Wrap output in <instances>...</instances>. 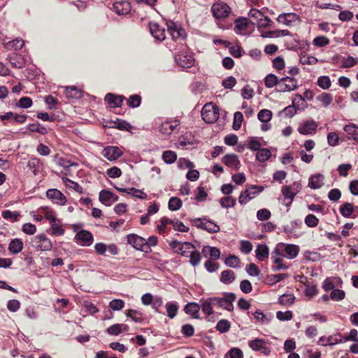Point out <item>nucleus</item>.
Listing matches in <instances>:
<instances>
[{
  "label": "nucleus",
  "mask_w": 358,
  "mask_h": 358,
  "mask_svg": "<svg viewBox=\"0 0 358 358\" xmlns=\"http://www.w3.org/2000/svg\"><path fill=\"white\" fill-rule=\"evenodd\" d=\"M180 255L189 257V262L194 266L199 265L200 263L201 255L190 243L184 242L180 243Z\"/></svg>",
  "instance_id": "1"
},
{
  "label": "nucleus",
  "mask_w": 358,
  "mask_h": 358,
  "mask_svg": "<svg viewBox=\"0 0 358 358\" xmlns=\"http://www.w3.org/2000/svg\"><path fill=\"white\" fill-rule=\"evenodd\" d=\"M236 296L232 292H224L222 296L213 297V301L215 302L216 306L231 312L234 310V302Z\"/></svg>",
  "instance_id": "2"
},
{
  "label": "nucleus",
  "mask_w": 358,
  "mask_h": 358,
  "mask_svg": "<svg viewBox=\"0 0 358 358\" xmlns=\"http://www.w3.org/2000/svg\"><path fill=\"white\" fill-rule=\"evenodd\" d=\"M220 116V109L217 106L211 103H206L202 108V119L208 124L213 123L217 120Z\"/></svg>",
  "instance_id": "3"
},
{
  "label": "nucleus",
  "mask_w": 358,
  "mask_h": 358,
  "mask_svg": "<svg viewBox=\"0 0 358 358\" xmlns=\"http://www.w3.org/2000/svg\"><path fill=\"white\" fill-rule=\"evenodd\" d=\"M31 245L36 250L50 251L52 248V243L45 234H38L31 239Z\"/></svg>",
  "instance_id": "4"
},
{
  "label": "nucleus",
  "mask_w": 358,
  "mask_h": 358,
  "mask_svg": "<svg viewBox=\"0 0 358 358\" xmlns=\"http://www.w3.org/2000/svg\"><path fill=\"white\" fill-rule=\"evenodd\" d=\"M297 80L292 77H283L280 79L277 91L280 92H289L297 88Z\"/></svg>",
  "instance_id": "5"
},
{
  "label": "nucleus",
  "mask_w": 358,
  "mask_h": 358,
  "mask_svg": "<svg viewBox=\"0 0 358 358\" xmlns=\"http://www.w3.org/2000/svg\"><path fill=\"white\" fill-rule=\"evenodd\" d=\"M128 244L132 245L136 250L148 252V246L146 240L136 234H129L127 237Z\"/></svg>",
  "instance_id": "6"
},
{
  "label": "nucleus",
  "mask_w": 358,
  "mask_h": 358,
  "mask_svg": "<svg viewBox=\"0 0 358 358\" xmlns=\"http://www.w3.org/2000/svg\"><path fill=\"white\" fill-rule=\"evenodd\" d=\"M301 189V184L297 182H294L291 185H285L282 187V194L285 199H289V202L287 206H289L294 200L296 194L299 192Z\"/></svg>",
  "instance_id": "7"
},
{
  "label": "nucleus",
  "mask_w": 358,
  "mask_h": 358,
  "mask_svg": "<svg viewBox=\"0 0 358 358\" xmlns=\"http://www.w3.org/2000/svg\"><path fill=\"white\" fill-rule=\"evenodd\" d=\"M46 196L53 203L59 206H64L67 199L64 194L57 189H49L46 192Z\"/></svg>",
  "instance_id": "8"
},
{
  "label": "nucleus",
  "mask_w": 358,
  "mask_h": 358,
  "mask_svg": "<svg viewBox=\"0 0 358 358\" xmlns=\"http://www.w3.org/2000/svg\"><path fill=\"white\" fill-rule=\"evenodd\" d=\"M267 342L263 338H255L248 343L249 347L254 351H258L264 355H268L271 350L266 345Z\"/></svg>",
  "instance_id": "9"
},
{
  "label": "nucleus",
  "mask_w": 358,
  "mask_h": 358,
  "mask_svg": "<svg viewBox=\"0 0 358 358\" xmlns=\"http://www.w3.org/2000/svg\"><path fill=\"white\" fill-rule=\"evenodd\" d=\"M211 11L215 18L221 19L224 18L229 15L230 8L226 3H217L212 6Z\"/></svg>",
  "instance_id": "10"
},
{
  "label": "nucleus",
  "mask_w": 358,
  "mask_h": 358,
  "mask_svg": "<svg viewBox=\"0 0 358 358\" xmlns=\"http://www.w3.org/2000/svg\"><path fill=\"white\" fill-rule=\"evenodd\" d=\"M101 154L108 160L112 162L120 158L123 155V152L117 146L110 145L104 148Z\"/></svg>",
  "instance_id": "11"
},
{
  "label": "nucleus",
  "mask_w": 358,
  "mask_h": 358,
  "mask_svg": "<svg viewBox=\"0 0 358 358\" xmlns=\"http://www.w3.org/2000/svg\"><path fill=\"white\" fill-rule=\"evenodd\" d=\"M75 238L80 245L90 246L92 244L94 238L92 233L87 230H81L78 231Z\"/></svg>",
  "instance_id": "12"
},
{
  "label": "nucleus",
  "mask_w": 358,
  "mask_h": 358,
  "mask_svg": "<svg viewBox=\"0 0 358 358\" xmlns=\"http://www.w3.org/2000/svg\"><path fill=\"white\" fill-rule=\"evenodd\" d=\"M168 32L171 37L172 42L168 43L167 45L170 48L173 46V48L178 46V39L179 38V29L176 24L172 21L167 22Z\"/></svg>",
  "instance_id": "13"
},
{
  "label": "nucleus",
  "mask_w": 358,
  "mask_h": 358,
  "mask_svg": "<svg viewBox=\"0 0 358 358\" xmlns=\"http://www.w3.org/2000/svg\"><path fill=\"white\" fill-rule=\"evenodd\" d=\"M234 31L238 34H246L249 32L250 20L246 17H239L234 22Z\"/></svg>",
  "instance_id": "14"
},
{
  "label": "nucleus",
  "mask_w": 358,
  "mask_h": 358,
  "mask_svg": "<svg viewBox=\"0 0 358 358\" xmlns=\"http://www.w3.org/2000/svg\"><path fill=\"white\" fill-rule=\"evenodd\" d=\"M317 128V124L314 120L306 121L301 124L297 131L302 135H310L315 134Z\"/></svg>",
  "instance_id": "15"
},
{
  "label": "nucleus",
  "mask_w": 358,
  "mask_h": 358,
  "mask_svg": "<svg viewBox=\"0 0 358 358\" xmlns=\"http://www.w3.org/2000/svg\"><path fill=\"white\" fill-rule=\"evenodd\" d=\"M99 201L107 206H110L113 202L117 201L118 196L109 190H101L99 193Z\"/></svg>",
  "instance_id": "16"
},
{
  "label": "nucleus",
  "mask_w": 358,
  "mask_h": 358,
  "mask_svg": "<svg viewBox=\"0 0 358 358\" xmlns=\"http://www.w3.org/2000/svg\"><path fill=\"white\" fill-rule=\"evenodd\" d=\"M173 226L174 231H179V224L178 220H172L171 218L164 217L161 219L160 224L157 226L159 233H164L168 229V226Z\"/></svg>",
  "instance_id": "17"
},
{
  "label": "nucleus",
  "mask_w": 358,
  "mask_h": 358,
  "mask_svg": "<svg viewBox=\"0 0 358 358\" xmlns=\"http://www.w3.org/2000/svg\"><path fill=\"white\" fill-rule=\"evenodd\" d=\"M299 20V17L294 13H283L279 15L277 21L279 23L285 24L288 27L292 26L293 23Z\"/></svg>",
  "instance_id": "18"
},
{
  "label": "nucleus",
  "mask_w": 358,
  "mask_h": 358,
  "mask_svg": "<svg viewBox=\"0 0 358 358\" xmlns=\"http://www.w3.org/2000/svg\"><path fill=\"white\" fill-rule=\"evenodd\" d=\"M149 28L151 34L157 40L165 39V29L156 22H150Z\"/></svg>",
  "instance_id": "19"
},
{
  "label": "nucleus",
  "mask_w": 358,
  "mask_h": 358,
  "mask_svg": "<svg viewBox=\"0 0 358 358\" xmlns=\"http://www.w3.org/2000/svg\"><path fill=\"white\" fill-rule=\"evenodd\" d=\"M124 97L122 95H116L112 93H108L105 96V101L108 103L110 108L120 107Z\"/></svg>",
  "instance_id": "20"
},
{
  "label": "nucleus",
  "mask_w": 358,
  "mask_h": 358,
  "mask_svg": "<svg viewBox=\"0 0 358 358\" xmlns=\"http://www.w3.org/2000/svg\"><path fill=\"white\" fill-rule=\"evenodd\" d=\"M222 162L229 168L238 170L241 163L238 157L235 154H228L223 157Z\"/></svg>",
  "instance_id": "21"
},
{
  "label": "nucleus",
  "mask_w": 358,
  "mask_h": 358,
  "mask_svg": "<svg viewBox=\"0 0 358 358\" xmlns=\"http://www.w3.org/2000/svg\"><path fill=\"white\" fill-rule=\"evenodd\" d=\"M113 9L118 15H127L131 10V5L127 1H116L113 3Z\"/></svg>",
  "instance_id": "22"
},
{
  "label": "nucleus",
  "mask_w": 358,
  "mask_h": 358,
  "mask_svg": "<svg viewBox=\"0 0 358 358\" xmlns=\"http://www.w3.org/2000/svg\"><path fill=\"white\" fill-rule=\"evenodd\" d=\"M115 188L120 192L127 193L136 198H138L141 199H145L147 197V194L138 189H136L134 187H132V188L115 187Z\"/></svg>",
  "instance_id": "23"
},
{
  "label": "nucleus",
  "mask_w": 358,
  "mask_h": 358,
  "mask_svg": "<svg viewBox=\"0 0 358 358\" xmlns=\"http://www.w3.org/2000/svg\"><path fill=\"white\" fill-rule=\"evenodd\" d=\"M184 311L186 314L191 315L192 318L199 319V311L200 310V306L194 302L188 303L184 307Z\"/></svg>",
  "instance_id": "24"
},
{
  "label": "nucleus",
  "mask_w": 358,
  "mask_h": 358,
  "mask_svg": "<svg viewBox=\"0 0 358 358\" xmlns=\"http://www.w3.org/2000/svg\"><path fill=\"white\" fill-rule=\"evenodd\" d=\"M343 130L346 133L348 139H353L358 141V126L355 124H349L344 127Z\"/></svg>",
  "instance_id": "25"
},
{
  "label": "nucleus",
  "mask_w": 358,
  "mask_h": 358,
  "mask_svg": "<svg viewBox=\"0 0 358 358\" xmlns=\"http://www.w3.org/2000/svg\"><path fill=\"white\" fill-rule=\"evenodd\" d=\"M324 180V176L321 173H317L315 175H313L309 178V183L308 186L311 189H319L323 185Z\"/></svg>",
  "instance_id": "26"
},
{
  "label": "nucleus",
  "mask_w": 358,
  "mask_h": 358,
  "mask_svg": "<svg viewBox=\"0 0 358 358\" xmlns=\"http://www.w3.org/2000/svg\"><path fill=\"white\" fill-rule=\"evenodd\" d=\"M202 254L206 257L209 255L211 259L217 260L220 259V250L216 247L206 245L202 248Z\"/></svg>",
  "instance_id": "27"
},
{
  "label": "nucleus",
  "mask_w": 358,
  "mask_h": 358,
  "mask_svg": "<svg viewBox=\"0 0 358 358\" xmlns=\"http://www.w3.org/2000/svg\"><path fill=\"white\" fill-rule=\"evenodd\" d=\"M213 297L208 298L207 299L201 300V307L202 309V311L204 314L206 315H210L213 314V306H215V302L213 301Z\"/></svg>",
  "instance_id": "28"
},
{
  "label": "nucleus",
  "mask_w": 358,
  "mask_h": 358,
  "mask_svg": "<svg viewBox=\"0 0 358 358\" xmlns=\"http://www.w3.org/2000/svg\"><path fill=\"white\" fill-rule=\"evenodd\" d=\"M129 327L124 324H115L111 325L106 329V332L113 336H117L121 334L122 331H127Z\"/></svg>",
  "instance_id": "29"
},
{
  "label": "nucleus",
  "mask_w": 358,
  "mask_h": 358,
  "mask_svg": "<svg viewBox=\"0 0 358 358\" xmlns=\"http://www.w3.org/2000/svg\"><path fill=\"white\" fill-rule=\"evenodd\" d=\"M248 313L252 314L254 316L256 321L262 324H268L272 318L271 314H264L261 310H257L254 313L248 312Z\"/></svg>",
  "instance_id": "30"
},
{
  "label": "nucleus",
  "mask_w": 358,
  "mask_h": 358,
  "mask_svg": "<svg viewBox=\"0 0 358 358\" xmlns=\"http://www.w3.org/2000/svg\"><path fill=\"white\" fill-rule=\"evenodd\" d=\"M256 257L259 261H264L267 259L269 255V249L265 244H259L255 250Z\"/></svg>",
  "instance_id": "31"
},
{
  "label": "nucleus",
  "mask_w": 358,
  "mask_h": 358,
  "mask_svg": "<svg viewBox=\"0 0 358 358\" xmlns=\"http://www.w3.org/2000/svg\"><path fill=\"white\" fill-rule=\"evenodd\" d=\"M23 249V242L20 238L11 240L8 245V250L12 254H18Z\"/></svg>",
  "instance_id": "32"
},
{
  "label": "nucleus",
  "mask_w": 358,
  "mask_h": 358,
  "mask_svg": "<svg viewBox=\"0 0 358 358\" xmlns=\"http://www.w3.org/2000/svg\"><path fill=\"white\" fill-rule=\"evenodd\" d=\"M281 247H285L284 250L286 253V256L289 259L295 258L299 252V247L293 244H287L285 245L282 244Z\"/></svg>",
  "instance_id": "33"
},
{
  "label": "nucleus",
  "mask_w": 358,
  "mask_h": 358,
  "mask_svg": "<svg viewBox=\"0 0 358 358\" xmlns=\"http://www.w3.org/2000/svg\"><path fill=\"white\" fill-rule=\"evenodd\" d=\"M314 94L313 91L310 90H307L303 93V95H301L299 94H296L294 99L293 100L292 103L294 104H298L299 106V103L301 102L302 103H305V99L307 100H312L313 99Z\"/></svg>",
  "instance_id": "34"
},
{
  "label": "nucleus",
  "mask_w": 358,
  "mask_h": 358,
  "mask_svg": "<svg viewBox=\"0 0 358 358\" xmlns=\"http://www.w3.org/2000/svg\"><path fill=\"white\" fill-rule=\"evenodd\" d=\"M236 279V274L231 270H224L221 273L220 281L226 285L231 284Z\"/></svg>",
  "instance_id": "35"
},
{
  "label": "nucleus",
  "mask_w": 358,
  "mask_h": 358,
  "mask_svg": "<svg viewBox=\"0 0 358 358\" xmlns=\"http://www.w3.org/2000/svg\"><path fill=\"white\" fill-rule=\"evenodd\" d=\"M197 142L194 136L191 133H186L185 135L180 136V146H192L194 148Z\"/></svg>",
  "instance_id": "36"
},
{
  "label": "nucleus",
  "mask_w": 358,
  "mask_h": 358,
  "mask_svg": "<svg viewBox=\"0 0 358 358\" xmlns=\"http://www.w3.org/2000/svg\"><path fill=\"white\" fill-rule=\"evenodd\" d=\"M280 83V79L274 74L270 73L267 75L264 78L265 86L268 88H272L275 86V89H278V85Z\"/></svg>",
  "instance_id": "37"
},
{
  "label": "nucleus",
  "mask_w": 358,
  "mask_h": 358,
  "mask_svg": "<svg viewBox=\"0 0 358 358\" xmlns=\"http://www.w3.org/2000/svg\"><path fill=\"white\" fill-rule=\"evenodd\" d=\"M354 210L355 208L353 204L348 202L344 203L339 208V211L344 217H350L352 215Z\"/></svg>",
  "instance_id": "38"
},
{
  "label": "nucleus",
  "mask_w": 358,
  "mask_h": 358,
  "mask_svg": "<svg viewBox=\"0 0 358 358\" xmlns=\"http://www.w3.org/2000/svg\"><path fill=\"white\" fill-rule=\"evenodd\" d=\"M24 42L22 39L16 38L13 41L4 43V47L8 50H20L24 46Z\"/></svg>",
  "instance_id": "39"
},
{
  "label": "nucleus",
  "mask_w": 358,
  "mask_h": 358,
  "mask_svg": "<svg viewBox=\"0 0 358 358\" xmlns=\"http://www.w3.org/2000/svg\"><path fill=\"white\" fill-rule=\"evenodd\" d=\"M9 62L11 66L16 69H22L25 64L24 58L19 55H14L13 56L10 57Z\"/></svg>",
  "instance_id": "40"
},
{
  "label": "nucleus",
  "mask_w": 358,
  "mask_h": 358,
  "mask_svg": "<svg viewBox=\"0 0 358 358\" xmlns=\"http://www.w3.org/2000/svg\"><path fill=\"white\" fill-rule=\"evenodd\" d=\"M295 299L294 294H284L280 296L278 303L284 306H290L294 303Z\"/></svg>",
  "instance_id": "41"
},
{
  "label": "nucleus",
  "mask_w": 358,
  "mask_h": 358,
  "mask_svg": "<svg viewBox=\"0 0 358 358\" xmlns=\"http://www.w3.org/2000/svg\"><path fill=\"white\" fill-rule=\"evenodd\" d=\"M64 92L69 99H78L81 97V91L76 87H66Z\"/></svg>",
  "instance_id": "42"
},
{
  "label": "nucleus",
  "mask_w": 358,
  "mask_h": 358,
  "mask_svg": "<svg viewBox=\"0 0 358 358\" xmlns=\"http://www.w3.org/2000/svg\"><path fill=\"white\" fill-rule=\"evenodd\" d=\"M51 234L53 236H62L64 234V229L62 228L59 220L50 224Z\"/></svg>",
  "instance_id": "43"
},
{
  "label": "nucleus",
  "mask_w": 358,
  "mask_h": 358,
  "mask_svg": "<svg viewBox=\"0 0 358 358\" xmlns=\"http://www.w3.org/2000/svg\"><path fill=\"white\" fill-rule=\"evenodd\" d=\"M306 282H304V285L306 286V289L304 290V292L306 294V296L308 297H313L317 294V288L316 285L313 284V282H309L306 278Z\"/></svg>",
  "instance_id": "44"
},
{
  "label": "nucleus",
  "mask_w": 358,
  "mask_h": 358,
  "mask_svg": "<svg viewBox=\"0 0 358 358\" xmlns=\"http://www.w3.org/2000/svg\"><path fill=\"white\" fill-rule=\"evenodd\" d=\"M273 113L270 110L262 109L257 115L258 120L263 123H268L272 118Z\"/></svg>",
  "instance_id": "45"
},
{
  "label": "nucleus",
  "mask_w": 358,
  "mask_h": 358,
  "mask_svg": "<svg viewBox=\"0 0 358 358\" xmlns=\"http://www.w3.org/2000/svg\"><path fill=\"white\" fill-rule=\"evenodd\" d=\"M63 181L65 184V185L69 188L75 190L76 192H78L79 194L83 193V188L77 182L65 178L63 179Z\"/></svg>",
  "instance_id": "46"
},
{
  "label": "nucleus",
  "mask_w": 358,
  "mask_h": 358,
  "mask_svg": "<svg viewBox=\"0 0 358 358\" xmlns=\"http://www.w3.org/2000/svg\"><path fill=\"white\" fill-rule=\"evenodd\" d=\"M271 156L270 150L267 148L259 149L257 152L256 158L258 161L264 162L269 159Z\"/></svg>",
  "instance_id": "47"
},
{
  "label": "nucleus",
  "mask_w": 358,
  "mask_h": 358,
  "mask_svg": "<svg viewBox=\"0 0 358 358\" xmlns=\"http://www.w3.org/2000/svg\"><path fill=\"white\" fill-rule=\"evenodd\" d=\"M317 99L322 102L324 107H327L331 103L333 96L331 94L323 92L317 96Z\"/></svg>",
  "instance_id": "48"
},
{
  "label": "nucleus",
  "mask_w": 358,
  "mask_h": 358,
  "mask_svg": "<svg viewBox=\"0 0 358 358\" xmlns=\"http://www.w3.org/2000/svg\"><path fill=\"white\" fill-rule=\"evenodd\" d=\"M176 128V125H173L169 122L162 123L159 127V131L165 135L171 134L173 130Z\"/></svg>",
  "instance_id": "49"
},
{
  "label": "nucleus",
  "mask_w": 358,
  "mask_h": 358,
  "mask_svg": "<svg viewBox=\"0 0 358 358\" xmlns=\"http://www.w3.org/2000/svg\"><path fill=\"white\" fill-rule=\"evenodd\" d=\"M241 263L240 259L234 255H230L228 257L226 258L224 261V264L231 268H237L239 266V264Z\"/></svg>",
  "instance_id": "50"
},
{
  "label": "nucleus",
  "mask_w": 358,
  "mask_h": 358,
  "mask_svg": "<svg viewBox=\"0 0 358 358\" xmlns=\"http://www.w3.org/2000/svg\"><path fill=\"white\" fill-rule=\"evenodd\" d=\"M231 327V323L229 321L225 319L220 320L216 324V329L220 333L227 332Z\"/></svg>",
  "instance_id": "51"
},
{
  "label": "nucleus",
  "mask_w": 358,
  "mask_h": 358,
  "mask_svg": "<svg viewBox=\"0 0 358 358\" xmlns=\"http://www.w3.org/2000/svg\"><path fill=\"white\" fill-rule=\"evenodd\" d=\"M264 189V188L263 186L250 185L245 189V191L250 197H251V199H252L256 196L257 194L263 192Z\"/></svg>",
  "instance_id": "52"
},
{
  "label": "nucleus",
  "mask_w": 358,
  "mask_h": 358,
  "mask_svg": "<svg viewBox=\"0 0 358 358\" xmlns=\"http://www.w3.org/2000/svg\"><path fill=\"white\" fill-rule=\"evenodd\" d=\"M317 84L322 89L328 90L331 87V82L329 76H322L318 78Z\"/></svg>",
  "instance_id": "53"
},
{
  "label": "nucleus",
  "mask_w": 358,
  "mask_h": 358,
  "mask_svg": "<svg viewBox=\"0 0 358 358\" xmlns=\"http://www.w3.org/2000/svg\"><path fill=\"white\" fill-rule=\"evenodd\" d=\"M358 64V58H355L352 56H348L342 60L341 68L347 69L352 67Z\"/></svg>",
  "instance_id": "54"
},
{
  "label": "nucleus",
  "mask_w": 358,
  "mask_h": 358,
  "mask_svg": "<svg viewBox=\"0 0 358 358\" xmlns=\"http://www.w3.org/2000/svg\"><path fill=\"white\" fill-rule=\"evenodd\" d=\"M182 59L180 57V69H188L192 67L194 64V59L192 56H186L184 55Z\"/></svg>",
  "instance_id": "55"
},
{
  "label": "nucleus",
  "mask_w": 358,
  "mask_h": 358,
  "mask_svg": "<svg viewBox=\"0 0 358 358\" xmlns=\"http://www.w3.org/2000/svg\"><path fill=\"white\" fill-rule=\"evenodd\" d=\"M304 222L308 227H315L319 224V219L313 214H308L306 216Z\"/></svg>",
  "instance_id": "56"
},
{
  "label": "nucleus",
  "mask_w": 358,
  "mask_h": 358,
  "mask_svg": "<svg viewBox=\"0 0 358 358\" xmlns=\"http://www.w3.org/2000/svg\"><path fill=\"white\" fill-rule=\"evenodd\" d=\"M162 158L166 164H172L177 159V154L173 151L167 150L163 152Z\"/></svg>",
  "instance_id": "57"
},
{
  "label": "nucleus",
  "mask_w": 358,
  "mask_h": 358,
  "mask_svg": "<svg viewBox=\"0 0 358 358\" xmlns=\"http://www.w3.org/2000/svg\"><path fill=\"white\" fill-rule=\"evenodd\" d=\"M20 214L17 211H11L9 210H6L2 212V217L5 220H8L13 222H15L17 220Z\"/></svg>",
  "instance_id": "58"
},
{
  "label": "nucleus",
  "mask_w": 358,
  "mask_h": 358,
  "mask_svg": "<svg viewBox=\"0 0 358 358\" xmlns=\"http://www.w3.org/2000/svg\"><path fill=\"white\" fill-rule=\"evenodd\" d=\"M28 129L32 132H38L43 135H45L48 133L47 129L39 123L30 124L28 126Z\"/></svg>",
  "instance_id": "59"
},
{
  "label": "nucleus",
  "mask_w": 358,
  "mask_h": 358,
  "mask_svg": "<svg viewBox=\"0 0 358 358\" xmlns=\"http://www.w3.org/2000/svg\"><path fill=\"white\" fill-rule=\"evenodd\" d=\"M220 203L222 207L228 208L234 207L236 205V199L231 196H224L220 199Z\"/></svg>",
  "instance_id": "60"
},
{
  "label": "nucleus",
  "mask_w": 358,
  "mask_h": 358,
  "mask_svg": "<svg viewBox=\"0 0 358 358\" xmlns=\"http://www.w3.org/2000/svg\"><path fill=\"white\" fill-rule=\"evenodd\" d=\"M209 233L215 234L220 231V227L210 220H207L205 222V229Z\"/></svg>",
  "instance_id": "61"
},
{
  "label": "nucleus",
  "mask_w": 358,
  "mask_h": 358,
  "mask_svg": "<svg viewBox=\"0 0 358 358\" xmlns=\"http://www.w3.org/2000/svg\"><path fill=\"white\" fill-rule=\"evenodd\" d=\"M243 120V115L241 112H236L234 115L233 129L234 130L240 129L242 122Z\"/></svg>",
  "instance_id": "62"
},
{
  "label": "nucleus",
  "mask_w": 358,
  "mask_h": 358,
  "mask_svg": "<svg viewBox=\"0 0 358 358\" xmlns=\"http://www.w3.org/2000/svg\"><path fill=\"white\" fill-rule=\"evenodd\" d=\"M126 315L130 317L135 322H141L143 321L142 314L136 310H129Z\"/></svg>",
  "instance_id": "63"
},
{
  "label": "nucleus",
  "mask_w": 358,
  "mask_h": 358,
  "mask_svg": "<svg viewBox=\"0 0 358 358\" xmlns=\"http://www.w3.org/2000/svg\"><path fill=\"white\" fill-rule=\"evenodd\" d=\"M248 148L252 151H258L260 149L261 144L256 137H250L248 141Z\"/></svg>",
  "instance_id": "64"
}]
</instances>
